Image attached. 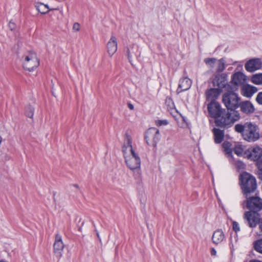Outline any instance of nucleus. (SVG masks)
<instances>
[{
	"label": "nucleus",
	"mask_w": 262,
	"mask_h": 262,
	"mask_svg": "<svg viewBox=\"0 0 262 262\" xmlns=\"http://www.w3.org/2000/svg\"><path fill=\"white\" fill-rule=\"evenodd\" d=\"M234 165L239 170H243L245 168V164L239 160H235L233 162H230Z\"/></svg>",
	"instance_id": "30"
},
{
	"label": "nucleus",
	"mask_w": 262,
	"mask_h": 262,
	"mask_svg": "<svg viewBox=\"0 0 262 262\" xmlns=\"http://www.w3.org/2000/svg\"><path fill=\"white\" fill-rule=\"evenodd\" d=\"M156 124L157 125H158V126L166 125L168 124V122L166 120H159L156 122Z\"/></svg>",
	"instance_id": "36"
},
{
	"label": "nucleus",
	"mask_w": 262,
	"mask_h": 262,
	"mask_svg": "<svg viewBox=\"0 0 262 262\" xmlns=\"http://www.w3.org/2000/svg\"><path fill=\"white\" fill-rule=\"evenodd\" d=\"M241 111L246 114L253 113L255 108L253 105L249 101L242 102L239 105Z\"/></svg>",
	"instance_id": "22"
},
{
	"label": "nucleus",
	"mask_w": 262,
	"mask_h": 262,
	"mask_svg": "<svg viewBox=\"0 0 262 262\" xmlns=\"http://www.w3.org/2000/svg\"><path fill=\"white\" fill-rule=\"evenodd\" d=\"M259 162L261 163V164H262V160L260 161V162Z\"/></svg>",
	"instance_id": "45"
},
{
	"label": "nucleus",
	"mask_w": 262,
	"mask_h": 262,
	"mask_svg": "<svg viewBox=\"0 0 262 262\" xmlns=\"http://www.w3.org/2000/svg\"><path fill=\"white\" fill-rule=\"evenodd\" d=\"M9 27L11 30H13L15 29L16 25L13 22L10 21L9 23Z\"/></svg>",
	"instance_id": "38"
},
{
	"label": "nucleus",
	"mask_w": 262,
	"mask_h": 262,
	"mask_svg": "<svg viewBox=\"0 0 262 262\" xmlns=\"http://www.w3.org/2000/svg\"><path fill=\"white\" fill-rule=\"evenodd\" d=\"M207 66L211 69H212L216 65L217 59L215 58H206L204 60Z\"/></svg>",
	"instance_id": "28"
},
{
	"label": "nucleus",
	"mask_w": 262,
	"mask_h": 262,
	"mask_svg": "<svg viewBox=\"0 0 262 262\" xmlns=\"http://www.w3.org/2000/svg\"><path fill=\"white\" fill-rule=\"evenodd\" d=\"M207 109L210 117L215 119L216 124L217 120H222V116L225 115L226 111L221 108V105L217 101L210 102L207 105Z\"/></svg>",
	"instance_id": "6"
},
{
	"label": "nucleus",
	"mask_w": 262,
	"mask_h": 262,
	"mask_svg": "<svg viewBox=\"0 0 262 262\" xmlns=\"http://www.w3.org/2000/svg\"><path fill=\"white\" fill-rule=\"evenodd\" d=\"M232 228L233 230L236 232H238L240 231V227L239 224L233 221L232 222Z\"/></svg>",
	"instance_id": "33"
},
{
	"label": "nucleus",
	"mask_w": 262,
	"mask_h": 262,
	"mask_svg": "<svg viewBox=\"0 0 262 262\" xmlns=\"http://www.w3.org/2000/svg\"><path fill=\"white\" fill-rule=\"evenodd\" d=\"M233 150L234 151V153L238 156H242L243 154L244 155V148L241 144H236L233 147Z\"/></svg>",
	"instance_id": "29"
},
{
	"label": "nucleus",
	"mask_w": 262,
	"mask_h": 262,
	"mask_svg": "<svg viewBox=\"0 0 262 262\" xmlns=\"http://www.w3.org/2000/svg\"><path fill=\"white\" fill-rule=\"evenodd\" d=\"M191 80L188 77H184L180 80L179 88L177 90L178 93L187 91L190 89L191 86Z\"/></svg>",
	"instance_id": "18"
},
{
	"label": "nucleus",
	"mask_w": 262,
	"mask_h": 262,
	"mask_svg": "<svg viewBox=\"0 0 262 262\" xmlns=\"http://www.w3.org/2000/svg\"><path fill=\"white\" fill-rule=\"evenodd\" d=\"M129 107L130 110H133L134 109V106L132 105V104H129Z\"/></svg>",
	"instance_id": "42"
},
{
	"label": "nucleus",
	"mask_w": 262,
	"mask_h": 262,
	"mask_svg": "<svg viewBox=\"0 0 262 262\" xmlns=\"http://www.w3.org/2000/svg\"><path fill=\"white\" fill-rule=\"evenodd\" d=\"M256 100L258 104L262 105V92L257 94Z\"/></svg>",
	"instance_id": "37"
},
{
	"label": "nucleus",
	"mask_w": 262,
	"mask_h": 262,
	"mask_svg": "<svg viewBox=\"0 0 262 262\" xmlns=\"http://www.w3.org/2000/svg\"><path fill=\"white\" fill-rule=\"evenodd\" d=\"M39 64V62L35 53L29 52L25 55L23 66L26 70L32 71L36 68Z\"/></svg>",
	"instance_id": "8"
},
{
	"label": "nucleus",
	"mask_w": 262,
	"mask_h": 262,
	"mask_svg": "<svg viewBox=\"0 0 262 262\" xmlns=\"http://www.w3.org/2000/svg\"><path fill=\"white\" fill-rule=\"evenodd\" d=\"M247 200L242 204L243 208L246 207L254 212H257L262 210V199L258 196H248Z\"/></svg>",
	"instance_id": "7"
},
{
	"label": "nucleus",
	"mask_w": 262,
	"mask_h": 262,
	"mask_svg": "<svg viewBox=\"0 0 262 262\" xmlns=\"http://www.w3.org/2000/svg\"><path fill=\"white\" fill-rule=\"evenodd\" d=\"M213 133L215 143H221L223 140L224 137V132L218 128H214Z\"/></svg>",
	"instance_id": "23"
},
{
	"label": "nucleus",
	"mask_w": 262,
	"mask_h": 262,
	"mask_svg": "<svg viewBox=\"0 0 262 262\" xmlns=\"http://www.w3.org/2000/svg\"><path fill=\"white\" fill-rule=\"evenodd\" d=\"M214 84L217 86L220 89L224 88L226 90L229 91L231 86L227 84V76L225 74H222L216 76L214 79Z\"/></svg>",
	"instance_id": "14"
},
{
	"label": "nucleus",
	"mask_w": 262,
	"mask_h": 262,
	"mask_svg": "<svg viewBox=\"0 0 262 262\" xmlns=\"http://www.w3.org/2000/svg\"><path fill=\"white\" fill-rule=\"evenodd\" d=\"M234 129L236 132L242 134L245 140L250 142H255L260 137L258 126L251 122H247L244 124H237Z\"/></svg>",
	"instance_id": "2"
},
{
	"label": "nucleus",
	"mask_w": 262,
	"mask_h": 262,
	"mask_svg": "<svg viewBox=\"0 0 262 262\" xmlns=\"http://www.w3.org/2000/svg\"><path fill=\"white\" fill-rule=\"evenodd\" d=\"M138 51V47L135 45H130L127 49V54L129 62L133 55H136Z\"/></svg>",
	"instance_id": "24"
},
{
	"label": "nucleus",
	"mask_w": 262,
	"mask_h": 262,
	"mask_svg": "<svg viewBox=\"0 0 262 262\" xmlns=\"http://www.w3.org/2000/svg\"><path fill=\"white\" fill-rule=\"evenodd\" d=\"M246 81V76L241 72H235L231 76V83L233 86L231 89H237V87L244 84Z\"/></svg>",
	"instance_id": "11"
},
{
	"label": "nucleus",
	"mask_w": 262,
	"mask_h": 262,
	"mask_svg": "<svg viewBox=\"0 0 262 262\" xmlns=\"http://www.w3.org/2000/svg\"><path fill=\"white\" fill-rule=\"evenodd\" d=\"M34 108L30 105H28L26 108V115L30 118L33 116Z\"/></svg>",
	"instance_id": "32"
},
{
	"label": "nucleus",
	"mask_w": 262,
	"mask_h": 262,
	"mask_svg": "<svg viewBox=\"0 0 262 262\" xmlns=\"http://www.w3.org/2000/svg\"><path fill=\"white\" fill-rule=\"evenodd\" d=\"M63 248L64 245L62 241L61 236L57 234L56 235L54 244V252L57 257L60 258L62 256Z\"/></svg>",
	"instance_id": "13"
},
{
	"label": "nucleus",
	"mask_w": 262,
	"mask_h": 262,
	"mask_svg": "<svg viewBox=\"0 0 262 262\" xmlns=\"http://www.w3.org/2000/svg\"><path fill=\"white\" fill-rule=\"evenodd\" d=\"M244 157L257 163L260 162L259 160L262 157V148L256 145L252 146L244 152Z\"/></svg>",
	"instance_id": "9"
},
{
	"label": "nucleus",
	"mask_w": 262,
	"mask_h": 262,
	"mask_svg": "<svg viewBox=\"0 0 262 262\" xmlns=\"http://www.w3.org/2000/svg\"><path fill=\"white\" fill-rule=\"evenodd\" d=\"M258 89L256 87L249 84L244 85L242 89V93L243 96L251 97L254 93L257 92Z\"/></svg>",
	"instance_id": "20"
},
{
	"label": "nucleus",
	"mask_w": 262,
	"mask_h": 262,
	"mask_svg": "<svg viewBox=\"0 0 262 262\" xmlns=\"http://www.w3.org/2000/svg\"><path fill=\"white\" fill-rule=\"evenodd\" d=\"M72 30L74 32L79 31L80 30V24L78 23H75L73 24V27H72Z\"/></svg>",
	"instance_id": "35"
},
{
	"label": "nucleus",
	"mask_w": 262,
	"mask_h": 262,
	"mask_svg": "<svg viewBox=\"0 0 262 262\" xmlns=\"http://www.w3.org/2000/svg\"><path fill=\"white\" fill-rule=\"evenodd\" d=\"M244 219H245L251 228L256 227L257 223H259V219L257 215L255 214L254 212L251 211H247L244 214Z\"/></svg>",
	"instance_id": "16"
},
{
	"label": "nucleus",
	"mask_w": 262,
	"mask_h": 262,
	"mask_svg": "<svg viewBox=\"0 0 262 262\" xmlns=\"http://www.w3.org/2000/svg\"><path fill=\"white\" fill-rule=\"evenodd\" d=\"M97 235L98 237H99V233H97Z\"/></svg>",
	"instance_id": "44"
},
{
	"label": "nucleus",
	"mask_w": 262,
	"mask_h": 262,
	"mask_svg": "<svg viewBox=\"0 0 262 262\" xmlns=\"http://www.w3.org/2000/svg\"><path fill=\"white\" fill-rule=\"evenodd\" d=\"M254 249L257 252L262 254V239L257 240L255 242Z\"/></svg>",
	"instance_id": "31"
},
{
	"label": "nucleus",
	"mask_w": 262,
	"mask_h": 262,
	"mask_svg": "<svg viewBox=\"0 0 262 262\" xmlns=\"http://www.w3.org/2000/svg\"><path fill=\"white\" fill-rule=\"evenodd\" d=\"M258 225H259V228L260 231L262 232V218L259 220Z\"/></svg>",
	"instance_id": "40"
},
{
	"label": "nucleus",
	"mask_w": 262,
	"mask_h": 262,
	"mask_svg": "<svg viewBox=\"0 0 262 262\" xmlns=\"http://www.w3.org/2000/svg\"><path fill=\"white\" fill-rule=\"evenodd\" d=\"M251 81L255 84L262 85V73H257L252 75Z\"/></svg>",
	"instance_id": "27"
},
{
	"label": "nucleus",
	"mask_w": 262,
	"mask_h": 262,
	"mask_svg": "<svg viewBox=\"0 0 262 262\" xmlns=\"http://www.w3.org/2000/svg\"><path fill=\"white\" fill-rule=\"evenodd\" d=\"M226 61L224 58L219 60L217 59L216 72L217 73H221L224 71L226 68Z\"/></svg>",
	"instance_id": "26"
},
{
	"label": "nucleus",
	"mask_w": 262,
	"mask_h": 262,
	"mask_svg": "<svg viewBox=\"0 0 262 262\" xmlns=\"http://www.w3.org/2000/svg\"><path fill=\"white\" fill-rule=\"evenodd\" d=\"M211 254L213 256H215L216 255V251L214 248L211 249Z\"/></svg>",
	"instance_id": "39"
},
{
	"label": "nucleus",
	"mask_w": 262,
	"mask_h": 262,
	"mask_svg": "<svg viewBox=\"0 0 262 262\" xmlns=\"http://www.w3.org/2000/svg\"><path fill=\"white\" fill-rule=\"evenodd\" d=\"M239 113L235 110H230V112H226L225 111V115L222 116V120H217L216 125L219 126H230L234 122L238 121L240 119Z\"/></svg>",
	"instance_id": "5"
},
{
	"label": "nucleus",
	"mask_w": 262,
	"mask_h": 262,
	"mask_svg": "<svg viewBox=\"0 0 262 262\" xmlns=\"http://www.w3.org/2000/svg\"><path fill=\"white\" fill-rule=\"evenodd\" d=\"M257 165L258 168V170L257 171L258 178L262 180V164L261 163L258 162L257 163Z\"/></svg>",
	"instance_id": "34"
},
{
	"label": "nucleus",
	"mask_w": 262,
	"mask_h": 262,
	"mask_svg": "<svg viewBox=\"0 0 262 262\" xmlns=\"http://www.w3.org/2000/svg\"><path fill=\"white\" fill-rule=\"evenodd\" d=\"M74 186L76 188H78V186L77 185H74Z\"/></svg>",
	"instance_id": "43"
},
{
	"label": "nucleus",
	"mask_w": 262,
	"mask_h": 262,
	"mask_svg": "<svg viewBox=\"0 0 262 262\" xmlns=\"http://www.w3.org/2000/svg\"><path fill=\"white\" fill-rule=\"evenodd\" d=\"M222 147L226 157L230 162H233L234 159L233 156L232 151L233 147L232 144L228 141H224L222 144Z\"/></svg>",
	"instance_id": "17"
},
{
	"label": "nucleus",
	"mask_w": 262,
	"mask_h": 262,
	"mask_svg": "<svg viewBox=\"0 0 262 262\" xmlns=\"http://www.w3.org/2000/svg\"><path fill=\"white\" fill-rule=\"evenodd\" d=\"M126 144L123 145L122 151L127 167L131 170H140L141 160L138 155L135 152L132 145V139L127 137L126 139Z\"/></svg>",
	"instance_id": "1"
},
{
	"label": "nucleus",
	"mask_w": 262,
	"mask_h": 262,
	"mask_svg": "<svg viewBox=\"0 0 262 262\" xmlns=\"http://www.w3.org/2000/svg\"><path fill=\"white\" fill-rule=\"evenodd\" d=\"M262 67V61L260 58H254L247 61L245 65V69L249 72H254L259 70Z\"/></svg>",
	"instance_id": "12"
},
{
	"label": "nucleus",
	"mask_w": 262,
	"mask_h": 262,
	"mask_svg": "<svg viewBox=\"0 0 262 262\" xmlns=\"http://www.w3.org/2000/svg\"><path fill=\"white\" fill-rule=\"evenodd\" d=\"M221 93V90L219 89H210L206 92V97L207 101H216L215 99L217 98Z\"/></svg>",
	"instance_id": "19"
},
{
	"label": "nucleus",
	"mask_w": 262,
	"mask_h": 262,
	"mask_svg": "<svg viewBox=\"0 0 262 262\" xmlns=\"http://www.w3.org/2000/svg\"><path fill=\"white\" fill-rule=\"evenodd\" d=\"M159 130L155 127L149 128L145 133V139L149 145L155 146L160 140Z\"/></svg>",
	"instance_id": "10"
},
{
	"label": "nucleus",
	"mask_w": 262,
	"mask_h": 262,
	"mask_svg": "<svg viewBox=\"0 0 262 262\" xmlns=\"http://www.w3.org/2000/svg\"><path fill=\"white\" fill-rule=\"evenodd\" d=\"M225 238V234L221 229L215 230L212 236V242L216 245L221 243Z\"/></svg>",
	"instance_id": "21"
},
{
	"label": "nucleus",
	"mask_w": 262,
	"mask_h": 262,
	"mask_svg": "<svg viewBox=\"0 0 262 262\" xmlns=\"http://www.w3.org/2000/svg\"><path fill=\"white\" fill-rule=\"evenodd\" d=\"M36 10L41 14H46L50 10L49 6L47 5H45L43 3H37L35 5Z\"/></svg>",
	"instance_id": "25"
},
{
	"label": "nucleus",
	"mask_w": 262,
	"mask_h": 262,
	"mask_svg": "<svg viewBox=\"0 0 262 262\" xmlns=\"http://www.w3.org/2000/svg\"><path fill=\"white\" fill-rule=\"evenodd\" d=\"M249 262H262V261L258 260H256V259H252V260H250Z\"/></svg>",
	"instance_id": "41"
},
{
	"label": "nucleus",
	"mask_w": 262,
	"mask_h": 262,
	"mask_svg": "<svg viewBox=\"0 0 262 262\" xmlns=\"http://www.w3.org/2000/svg\"><path fill=\"white\" fill-rule=\"evenodd\" d=\"M118 42L115 36L112 35L106 44L107 52L109 56L112 57L117 51Z\"/></svg>",
	"instance_id": "15"
},
{
	"label": "nucleus",
	"mask_w": 262,
	"mask_h": 262,
	"mask_svg": "<svg viewBox=\"0 0 262 262\" xmlns=\"http://www.w3.org/2000/svg\"><path fill=\"white\" fill-rule=\"evenodd\" d=\"M234 91V89H230L223 95V102L228 110H235L239 106L240 98Z\"/></svg>",
	"instance_id": "4"
},
{
	"label": "nucleus",
	"mask_w": 262,
	"mask_h": 262,
	"mask_svg": "<svg viewBox=\"0 0 262 262\" xmlns=\"http://www.w3.org/2000/svg\"><path fill=\"white\" fill-rule=\"evenodd\" d=\"M239 184L242 192L246 198L256 188V180L254 177L247 172H244L239 176Z\"/></svg>",
	"instance_id": "3"
}]
</instances>
